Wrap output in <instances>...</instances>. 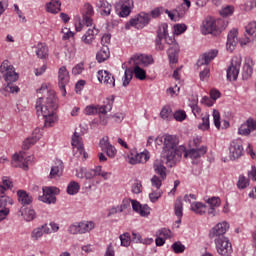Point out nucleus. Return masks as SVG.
Instances as JSON below:
<instances>
[{
    "mask_svg": "<svg viewBox=\"0 0 256 256\" xmlns=\"http://www.w3.org/2000/svg\"><path fill=\"white\" fill-rule=\"evenodd\" d=\"M186 13V10H181V7H178L177 9H174L172 12L168 14L169 19L171 21H178L183 17Z\"/></svg>",
    "mask_w": 256,
    "mask_h": 256,
    "instance_id": "nucleus-42",
    "label": "nucleus"
},
{
    "mask_svg": "<svg viewBox=\"0 0 256 256\" xmlns=\"http://www.w3.org/2000/svg\"><path fill=\"white\" fill-rule=\"evenodd\" d=\"M150 21H151V14L141 12L135 18H132L129 21V23L132 27H135L136 29H143V27H146V25H149Z\"/></svg>",
    "mask_w": 256,
    "mask_h": 256,
    "instance_id": "nucleus-15",
    "label": "nucleus"
},
{
    "mask_svg": "<svg viewBox=\"0 0 256 256\" xmlns=\"http://www.w3.org/2000/svg\"><path fill=\"white\" fill-rule=\"evenodd\" d=\"M243 151L244 150H243V140L242 139H236L230 143L229 157L233 161H235V159H239L240 157H243Z\"/></svg>",
    "mask_w": 256,
    "mask_h": 256,
    "instance_id": "nucleus-14",
    "label": "nucleus"
},
{
    "mask_svg": "<svg viewBox=\"0 0 256 256\" xmlns=\"http://www.w3.org/2000/svg\"><path fill=\"white\" fill-rule=\"evenodd\" d=\"M38 59H47L49 57V47L45 43H38L33 47Z\"/></svg>",
    "mask_w": 256,
    "mask_h": 256,
    "instance_id": "nucleus-30",
    "label": "nucleus"
},
{
    "mask_svg": "<svg viewBox=\"0 0 256 256\" xmlns=\"http://www.w3.org/2000/svg\"><path fill=\"white\" fill-rule=\"evenodd\" d=\"M30 160L31 156L25 158V153L20 152V154L13 155L11 165L14 167H20V169H24V171H27V169H29Z\"/></svg>",
    "mask_w": 256,
    "mask_h": 256,
    "instance_id": "nucleus-18",
    "label": "nucleus"
},
{
    "mask_svg": "<svg viewBox=\"0 0 256 256\" xmlns=\"http://www.w3.org/2000/svg\"><path fill=\"white\" fill-rule=\"evenodd\" d=\"M130 63H133V65H138L141 67L143 65L144 67H147L148 65L153 64V56L148 55H134L130 59Z\"/></svg>",
    "mask_w": 256,
    "mask_h": 256,
    "instance_id": "nucleus-22",
    "label": "nucleus"
},
{
    "mask_svg": "<svg viewBox=\"0 0 256 256\" xmlns=\"http://www.w3.org/2000/svg\"><path fill=\"white\" fill-rule=\"evenodd\" d=\"M133 7V0H120L115 6V10L119 17H129V15H131V9H133Z\"/></svg>",
    "mask_w": 256,
    "mask_h": 256,
    "instance_id": "nucleus-13",
    "label": "nucleus"
},
{
    "mask_svg": "<svg viewBox=\"0 0 256 256\" xmlns=\"http://www.w3.org/2000/svg\"><path fill=\"white\" fill-rule=\"evenodd\" d=\"M40 139H41V133H39V130L36 129L33 132L32 137H29L26 140H24L23 149L24 150L31 149V147H33V145H35V143H37V141H39Z\"/></svg>",
    "mask_w": 256,
    "mask_h": 256,
    "instance_id": "nucleus-32",
    "label": "nucleus"
},
{
    "mask_svg": "<svg viewBox=\"0 0 256 256\" xmlns=\"http://www.w3.org/2000/svg\"><path fill=\"white\" fill-rule=\"evenodd\" d=\"M164 39L165 43L170 46L167 52L170 65H175L179 61V44L175 42L174 37L166 36Z\"/></svg>",
    "mask_w": 256,
    "mask_h": 256,
    "instance_id": "nucleus-10",
    "label": "nucleus"
},
{
    "mask_svg": "<svg viewBox=\"0 0 256 256\" xmlns=\"http://www.w3.org/2000/svg\"><path fill=\"white\" fill-rule=\"evenodd\" d=\"M93 15H95V10L93 9V5L90 3L84 4L82 8V19L86 24V27H91L93 25Z\"/></svg>",
    "mask_w": 256,
    "mask_h": 256,
    "instance_id": "nucleus-20",
    "label": "nucleus"
},
{
    "mask_svg": "<svg viewBox=\"0 0 256 256\" xmlns=\"http://www.w3.org/2000/svg\"><path fill=\"white\" fill-rule=\"evenodd\" d=\"M132 71H133L134 77L136 79H139V81H145V79H147V72H145L143 68H140L139 65H135Z\"/></svg>",
    "mask_w": 256,
    "mask_h": 256,
    "instance_id": "nucleus-41",
    "label": "nucleus"
},
{
    "mask_svg": "<svg viewBox=\"0 0 256 256\" xmlns=\"http://www.w3.org/2000/svg\"><path fill=\"white\" fill-rule=\"evenodd\" d=\"M173 117L176 121H179L181 123L182 121H185V119H187V113L184 110H177L173 114Z\"/></svg>",
    "mask_w": 256,
    "mask_h": 256,
    "instance_id": "nucleus-54",
    "label": "nucleus"
},
{
    "mask_svg": "<svg viewBox=\"0 0 256 256\" xmlns=\"http://www.w3.org/2000/svg\"><path fill=\"white\" fill-rule=\"evenodd\" d=\"M111 111V105H89L84 109L85 115H107Z\"/></svg>",
    "mask_w": 256,
    "mask_h": 256,
    "instance_id": "nucleus-19",
    "label": "nucleus"
},
{
    "mask_svg": "<svg viewBox=\"0 0 256 256\" xmlns=\"http://www.w3.org/2000/svg\"><path fill=\"white\" fill-rule=\"evenodd\" d=\"M154 167V171L157 175H154L151 178V184L152 187H155L156 189H161V185H163V181H165V179H167V168L163 165V162L161 160H156L154 161L153 164Z\"/></svg>",
    "mask_w": 256,
    "mask_h": 256,
    "instance_id": "nucleus-5",
    "label": "nucleus"
},
{
    "mask_svg": "<svg viewBox=\"0 0 256 256\" xmlns=\"http://www.w3.org/2000/svg\"><path fill=\"white\" fill-rule=\"evenodd\" d=\"M206 203L209 205V207H212V208L221 207V198L211 197L206 200Z\"/></svg>",
    "mask_w": 256,
    "mask_h": 256,
    "instance_id": "nucleus-50",
    "label": "nucleus"
},
{
    "mask_svg": "<svg viewBox=\"0 0 256 256\" xmlns=\"http://www.w3.org/2000/svg\"><path fill=\"white\" fill-rule=\"evenodd\" d=\"M99 145L101 150L106 152L107 157L110 159H115L117 156V148H115V146L109 142L108 136H104L102 139H100Z\"/></svg>",
    "mask_w": 256,
    "mask_h": 256,
    "instance_id": "nucleus-17",
    "label": "nucleus"
},
{
    "mask_svg": "<svg viewBox=\"0 0 256 256\" xmlns=\"http://www.w3.org/2000/svg\"><path fill=\"white\" fill-rule=\"evenodd\" d=\"M133 200L129 199V198H125L121 205L118 206L119 209V213H123L125 211V209H129V207H131V203Z\"/></svg>",
    "mask_w": 256,
    "mask_h": 256,
    "instance_id": "nucleus-56",
    "label": "nucleus"
},
{
    "mask_svg": "<svg viewBox=\"0 0 256 256\" xmlns=\"http://www.w3.org/2000/svg\"><path fill=\"white\" fill-rule=\"evenodd\" d=\"M252 75H253V61L246 60L242 68V79L244 81H247V79H251Z\"/></svg>",
    "mask_w": 256,
    "mask_h": 256,
    "instance_id": "nucleus-34",
    "label": "nucleus"
},
{
    "mask_svg": "<svg viewBox=\"0 0 256 256\" xmlns=\"http://www.w3.org/2000/svg\"><path fill=\"white\" fill-rule=\"evenodd\" d=\"M96 7H97V9H99L100 14L103 17H109V15H111V11L113 9V6L107 0H99L96 3Z\"/></svg>",
    "mask_w": 256,
    "mask_h": 256,
    "instance_id": "nucleus-29",
    "label": "nucleus"
},
{
    "mask_svg": "<svg viewBox=\"0 0 256 256\" xmlns=\"http://www.w3.org/2000/svg\"><path fill=\"white\" fill-rule=\"evenodd\" d=\"M191 209L197 215H205V213H207V205H205L201 202H193L191 204Z\"/></svg>",
    "mask_w": 256,
    "mask_h": 256,
    "instance_id": "nucleus-39",
    "label": "nucleus"
},
{
    "mask_svg": "<svg viewBox=\"0 0 256 256\" xmlns=\"http://www.w3.org/2000/svg\"><path fill=\"white\" fill-rule=\"evenodd\" d=\"M241 61V56L232 57L231 64L227 69L228 81H237V77H239V71L241 69Z\"/></svg>",
    "mask_w": 256,
    "mask_h": 256,
    "instance_id": "nucleus-11",
    "label": "nucleus"
},
{
    "mask_svg": "<svg viewBox=\"0 0 256 256\" xmlns=\"http://www.w3.org/2000/svg\"><path fill=\"white\" fill-rule=\"evenodd\" d=\"M37 93L44 95L39 97L36 101V113L38 117L43 116L46 127H53V124L57 121L55 111H57V97H55V91L49 89L46 83L42 84L41 88L37 90Z\"/></svg>",
    "mask_w": 256,
    "mask_h": 256,
    "instance_id": "nucleus-1",
    "label": "nucleus"
},
{
    "mask_svg": "<svg viewBox=\"0 0 256 256\" xmlns=\"http://www.w3.org/2000/svg\"><path fill=\"white\" fill-rule=\"evenodd\" d=\"M95 177H103L105 181L111 177V172L103 171L101 166H96L95 169H92Z\"/></svg>",
    "mask_w": 256,
    "mask_h": 256,
    "instance_id": "nucleus-45",
    "label": "nucleus"
},
{
    "mask_svg": "<svg viewBox=\"0 0 256 256\" xmlns=\"http://www.w3.org/2000/svg\"><path fill=\"white\" fill-rule=\"evenodd\" d=\"M110 56L111 52L109 51V46H102L96 54V61H98V63H104Z\"/></svg>",
    "mask_w": 256,
    "mask_h": 256,
    "instance_id": "nucleus-35",
    "label": "nucleus"
},
{
    "mask_svg": "<svg viewBox=\"0 0 256 256\" xmlns=\"http://www.w3.org/2000/svg\"><path fill=\"white\" fill-rule=\"evenodd\" d=\"M198 129L202 131H207L209 129V115L206 114L202 117V123L199 124Z\"/></svg>",
    "mask_w": 256,
    "mask_h": 256,
    "instance_id": "nucleus-55",
    "label": "nucleus"
},
{
    "mask_svg": "<svg viewBox=\"0 0 256 256\" xmlns=\"http://www.w3.org/2000/svg\"><path fill=\"white\" fill-rule=\"evenodd\" d=\"M172 249L176 254L184 253L185 245H183L181 242H175L174 244H172Z\"/></svg>",
    "mask_w": 256,
    "mask_h": 256,
    "instance_id": "nucleus-59",
    "label": "nucleus"
},
{
    "mask_svg": "<svg viewBox=\"0 0 256 256\" xmlns=\"http://www.w3.org/2000/svg\"><path fill=\"white\" fill-rule=\"evenodd\" d=\"M229 230V223L227 222H220L216 224L214 228L210 231V236L216 237V239H219V237H225V233Z\"/></svg>",
    "mask_w": 256,
    "mask_h": 256,
    "instance_id": "nucleus-24",
    "label": "nucleus"
},
{
    "mask_svg": "<svg viewBox=\"0 0 256 256\" xmlns=\"http://www.w3.org/2000/svg\"><path fill=\"white\" fill-rule=\"evenodd\" d=\"M22 216L24 217L25 221H33V219L36 217L35 210L27 208L22 211Z\"/></svg>",
    "mask_w": 256,
    "mask_h": 256,
    "instance_id": "nucleus-48",
    "label": "nucleus"
},
{
    "mask_svg": "<svg viewBox=\"0 0 256 256\" xmlns=\"http://www.w3.org/2000/svg\"><path fill=\"white\" fill-rule=\"evenodd\" d=\"M83 71H85V63L80 62L72 68V75H75V76L81 75Z\"/></svg>",
    "mask_w": 256,
    "mask_h": 256,
    "instance_id": "nucleus-53",
    "label": "nucleus"
},
{
    "mask_svg": "<svg viewBox=\"0 0 256 256\" xmlns=\"http://www.w3.org/2000/svg\"><path fill=\"white\" fill-rule=\"evenodd\" d=\"M63 175V162H59L58 165L52 166L50 170V179H59Z\"/></svg>",
    "mask_w": 256,
    "mask_h": 256,
    "instance_id": "nucleus-38",
    "label": "nucleus"
},
{
    "mask_svg": "<svg viewBox=\"0 0 256 256\" xmlns=\"http://www.w3.org/2000/svg\"><path fill=\"white\" fill-rule=\"evenodd\" d=\"M18 201L21 205H31L33 203V197H31L25 190H18Z\"/></svg>",
    "mask_w": 256,
    "mask_h": 256,
    "instance_id": "nucleus-36",
    "label": "nucleus"
},
{
    "mask_svg": "<svg viewBox=\"0 0 256 256\" xmlns=\"http://www.w3.org/2000/svg\"><path fill=\"white\" fill-rule=\"evenodd\" d=\"M106 114H99V120H94V123H97L98 125H101L102 127H105L107 125L108 120L105 117Z\"/></svg>",
    "mask_w": 256,
    "mask_h": 256,
    "instance_id": "nucleus-64",
    "label": "nucleus"
},
{
    "mask_svg": "<svg viewBox=\"0 0 256 256\" xmlns=\"http://www.w3.org/2000/svg\"><path fill=\"white\" fill-rule=\"evenodd\" d=\"M223 21H216L213 17H207L201 25V32L203 35H217V33H221V25Z\"/></svg>",
    "mask_w": 256,
    "mask_h": 256,
    "instance_id": "nucleus-6",
    "label": "nucleus"
},
{
    "mask_svg": "<svg viewBox=\"0 0 256 256\" xmlns=\"http://www.w3.org/2000/svg\"><path fill=\"white\" fill-rule=\"evenodd\" d=\"M143 191V185L141 184V181H137L132 185V192L136 195H139V193H142Z\"/></svg>",
    "mask_w": 256,
    "mask_h": 256,
    "instance_id": "nucleus-62",
    "label": "nucleus"
},
{
    "mask_svg": "<svg viewBox=\"0 0 256 256\" xmlns=\"http://www.w3.org/2000/svg\"><path fill=\"white\" fill-rule=\"evenodd\" d=\"M233 13H235V7L229 5V6H225L224 8H222V10L220 11V15L222 17H231V15H233Z\"/></svg>",
    "mask_w": 256,
    "mask_h": 256,
    "instance_id": "nucleus-51",
    "label": "nucleus"
},
{
    "mask_svg": "<svg viewBox=\"0 0 256 256\" xmlns=\"http://www.w3.org/2000/svg\"><path fill=\"white\" fill-rule=\"evenodd\" d=\"M201 138L196 137L189 141L190 150L186 151L184 157L192 159L193 163L197 161V159H201L205 153H207V148L205 146H201Z\"/></svg>",
    "mask_w": 256,
    "mask_h": 256,
    "instance_id": "nucleus-4",
    "label": "nucleus"
},
{
    "mask_svg": "<svg viewBox=\"0 0 256 256\" xmlns=\"http://www.w3.org/2000/svg\"><path fill=\"white\" fill-rule=\"evenodd\" d=\"M51 235V228L47 224L34 228L31 232L32 241H39L43 235Z\"/></svg>",
    "mask_w": 256,
    "mask_h": 256,
    "instance_id": "nucleus-25",
    "label": "nucleus"
},
{
    "mask_svg": "<svg viewBox=\"0 0 256 256\" xmlns=\"http://www.w3.org/2000/svg\"><path fill=\"white\" fill-rule=\"evenodd\" d=\"M215 246L218 255L230 256L233 253V245L227 237H219L215 239Z\"/></svg>",
    "mask_w": 256,
    "mask_h": 256,
    "instance_id": "nucleus-9",
    "label": "nucleus"
},
{
    "mask_svg": "<svg viewBox=\"0 0 256 256\" xmlns=\"http://www.w3.org/2000/svg\"><path fill=\"white\" fill-rule=\"evenodd\" d=\"M71 145L73 147L74 157H77V159H80V157H83V159L89 158V154L85 152V146H83V138L80 137L79 133L74 132Z\"/></svg>",
    "mask_w": 256,
    "mask_h": 256,
    "instance_id": "nucleus-8",
    "label": "nucleus"
},
{
    "mask_svg": "<svg viewBox=\"0 0 256 256\" xmlns=\"http://www.w3.org/2000/svg\"><path fill=\"white\" fill-rule=\"evenodd\" d=\"M219 51L217 50H211L209 52L204 53L198 60V65H209L215 57H217V54Z\"/></svg>",
    "mask_w": 256,
    "mask_h": 256,
    "instance_id": "nucleus-31",
    "label": "nucleus"
},
{
    "mask_svg": "<svg viewBox=\"0 0 256 256\" xmlns=\"http://www.w3.org/2000/svg\"><path fill=\"white\" fill-rule=\"evenodd\" d=\"M81 189V186L75 182L71 181L67 186V193L68 195H77Z\"/></svg>",
    "mask_w": 256,
    "mask_h": 256,
    "instance_id": "nucleus-44",
    "label": "nucleus"
},
{
    "mask_svg": "<svg viewBox=\"0 0 256 256\" xmlns=\"http://www.w3.org/2000/svg\"><path fill=\"white\" fill-rule=\"evenodd\" d=\"M93 229H95V223L93 221H82L70 225L68 231L71 235H83L85 233H91Z\"/></svg>",
    "mask_w": 256,
    "mask_h": 256,
    "instance_id": "nucleus-7",
    "label": "nucleus"
},
{
    "mask_svg": "<svg viewBox=\"0 0 256 256\" xmlns=\"http://www.w3.org/2000/svg\"><path fill=\"white\" fill-rule=\"evenodd\" d=\"M97 78L100 83L108 85V87H115V77L107 70H99L97 72Z\"/></svg>",
    "mask_w": 256,
    "mask_h": 256,
    "instance_id": "nucleus-21",
    "label": "nucleus"
},
{
    "mask_svg": "<svg viewBox=\"0 0 256 256\" xmlns=\"http://www.w3.org/2000/svg\"><path fill=\"white\" fill-rule=\"evenodd\" d=\"M249 185V178L241 175L238 178L237 187L238 189H247V186Z\"/></svg>",
    "mask_w": 256,
    "mask_h": 256,
    "instance_id": "nucleus-52",
    "label": "nucleus"
},
{
    "mask_svg": "<svg viewBox=\"0 0 256 256\" xmlns=\"http://www.w3.org/2000/svg\"><path fill=\"white\" fill-rule=\"evenodd\" d=\"M156 145H164L163 153H165L167 161H176L179 157L177 138L175 136L169 134L158 136L156 138Z\"/></svg>",
    "mask_w": 256,
    "mask_h": 256,
    "instance_id": "nucleus-3",
    "label": "nucleus"
},
{
    "mask_svg": "<svg viewBox=\"0 0 256 256\" xmlns=\"http://www.w3.org/2000/svg\"><path fill=\"white\" fill-rule=\"evenodd\" d=\"M7 205H13V199L9 196H0V208L7 207Z\"/></svg>",
    "mask_w": 256,
    "mask_h": 256,
    "instance_id": "nucleus-57",
    "label": "nucleus"
},
{
    "mask_svg": "<svg viewBox=\"0 0 256 256\" xmlns=\"http://www.w3.org/2000/svg\"><path fill=\"white\" fill-rule=\"evenodd\" d=\"M161 119H164L166 121H170L173 117V110L171 109V106L166 105L162 108L160 112Z\"/></svg>",
    "mask_w": 256,
    "mask_h": 256,
    "instance_id": "nucleus-43",
    "label": "nucleus"
},
{
    "mask_svg": "<svg viewBox=\"0 0 256 256\" xmlns=\"http://www.w3.org/2000/svg\"><path fill=\"white\" fill-rule=\"evenodd\" d=\"M150 157L151 156L149 155V151L136 153L135 155L131 154L128 157V163H130V165H137L139 163H146V162L149 161Z\"/></svg>",
    "mask_w": 256,
    "mask_h": 256,
    "instance_id": "nucleus-23",
    "label": "nucleus"
},
{
    "mask_svg": "<svg viewBox=\"0 0 256 256\" xmlns=\"http://www.w3.org/2000/svg\"><path fill=\"white\" fill-rule=\"evenodd\" d=\"M59 192L60 190L57 187H45L43 188V195L40 197V201L51 205V203H55V201H57L55 195H59Z\"/></svg>",
    "mask_w": 256,
    "mask_h": 256,
    "instance_id": "nucleus-16",
    "label": "nucleus"
},
{
    "mask_svg": "<svg viewBox=\"0 0 256 256\" xmlns=\"http://www.w3.org/2000/svg\"><path fill=\"white\" fill-rule=\"evenodd\" d=\"M131 79H133V68H128L125 70L124 77L122 78L123 86L127 87L131 83Z\"/></svg>",
    "mask_w": 256,
    "mask_h": 256,
    "instance_id": "nucleus-46",
    "label": "nucleus"
},
{
    "mask_svg": "<svg viewBox=\"0 0 256 256\" xmlns=\"http://www.w3.org/2000/svg\"><path fill=\"white\" fill-rule=\"evenodd\" d=\"M255 120L249 118L245 123H243L239 129H238V133L239 135H250L251 133H253V131H255Z\"/></svg>",
    "mask_w": 256,
    "mask_h": 256,
    "instance_id": "nucleus-27",
    "label": "nucleus"
},
{
    "mask_svg": "<svg viewBox=\"0 0 256 256\" xmlns=\"http://www.w3.org/2000/svg\"><path fill=\"white\" fill-rule=\"evenodd\" d=\"M0 73H4V79L7 83V86L2 91V94L7 97V93H19V87L13 84L15 81H18L19 74L15 72V67L9 63V60H4L2 62L0 66Z\"/></svg>",
    "mask_w": 256,
    "mask_h": 256,
    "instance_id": "nucleus-2",
    "label": "nucleus"
},
{
    "mask_svg": "<svg viewBox=\"0 0 256 256\" xmlns=\"http://www.w3.org/2000/svg\"><path fill=\"white\" fill-rule=\"evenodd\" d=\"M119 239L122 247H129V245H131V234H129V232L121 234Z\"/></svg>",
    "mask_w": 256,
    "mask_h": 256,
    "instance_id": "nucleus-49",
    "label": "nucleus"
},
{
    "mask_svg": "<svg viewBox=\"0 0 256 256\" xmlns=\"http://www.w3.org/2000/svg\"><path fill=\"white\" fill-rule=\"evenodd\" d=\"M246 41L245 42H241L244 45H247V43H251L252 38L249 37H253V35L256 33V22H250L246 27ZM249 35V37L247 36Z\"/></svg>",
    "mask_w": 256,
    "mask_h": 256,
    "instance_id": "nucleus-37",
    "label": "nucleus"
},
{
    "mask_svg": "<svg viewBox=\"0 0 256 256\" xmlns=\"http://www.w3.org/2000/svg\"><path fill=\"white\" fill-rule=\"evenodd\" d=\"M187 31V25L185 24H176L174 25L175 35H181Z\"/></svg>",
    "mask_w": 256,
    "mask_h": 256,
    "instance_id": "nucleus-60",
    "label": "nucleus"
},
{
    "mask_svg": "<svg viewBox=\"0 0 256 256\" xmlns=\"http://www.w3.org/2000/svg\"><path fill=\"white\" fill-rule=\"evenodd\" d=\"M69 79H70L69 70H67V67L61 66L58 69V85H59V89L62 92L63 97L67 95V90L65 89V87L69 85Z\"/></svg>",
    "mask_w": 256,
    "mask_h": 256,
    "instance_id": "nucleus-12",
    "label": "nucleus"
},
{
    "mask_svg": "<svg viewBox=\"0 0 256 256\" xmlns=\"http://www.w3.org/2000/svg\"><path fill=\"white\" fill-rule=\"evenodd\" d=\"M132 209L135 213H139L141 217H149L151 214V208L148 205H141L137 200H132Z\"/></svg>",
    "mask_w": 256,
    "mask_h": 256,
    "instance_id": "nucleus-26",
    "label": "nucleus"
},
{
    "mask_svg": "<svg viewBox=\"0 0 256 256\" xmlns=\"http://www.w3.org/2000/svg\"><path fill=\"white\" fill-rule=\"evenodd\" d=\"M238 33L239 32L237 31V29H232L228 33V38L226 42L227 51L233 52V50L237 46V43L239 41V38H237Z\"/></svg>",
    "mask_w": 256,
    "mask_h": 256,
    "instance_id": "nucleus-28",
    "label": "nucleus"
},
{
    "mask_svg": "<svg viewBox=\"0 0 256 256\" xmlns=\"http://www.w3.org/2000/svg\"><path fill=\"white\" fill-rule=\"evenodd\" d=\"M158 235L163 239H171L172 232L167 228H162L158 231Z\"/></svg>",
    "mask_w": 256,
    "mask_h": 256,
    "instance_id": "nucleus-61",
    "label": "nucleus"
},
{
    "mask_svg": "<svg viewBox=\"0 0 256 256\" xmlns=\"http://www.w3.org/2000/svg\"><path fill=\"white\" fill-rule=\"evenodd\" d=\"M167 29H169V25H167V23L161 24L157 31V38L165 39V37L168 35Z\"/></svg>",
    "mask_w": 256,
    "mask_h": 256,
    "instance_id": "nucleus-47",
    "label": "nucleus"
},
{
    "mask_svg": "<svg viewBox=\"0 0 256 256\" xmlns=\"http://www.w3.org/2000/svg\"><path fill=\"white\" fill-rule=\"evenodd\" d=\"M111 43V34H104L101 38L102 47H108Z\"/></svg>",
    "mask_w": 256,
    "mask_h": 256,
    "instance_id": "nucleus-63",
    "label": "nucleus"
},
{
    "mask_svg": "<svg viewBox=\"0 0 256 256\" xmlns=\"http://www.w3.org/2000/svg\"><path fill=\"white\" fill-rule=\"evenodd\" d=\"M213 119L216 129H221V114L219 113V111H213Z\"/></svg>",
    "mask_w": 256,
    "mask_h": 256,
    "instance_id": "nucleus-58",
    "label": "nucleus"
},
{
    "mask_svg": "<svg viewBox=\"0 0 256 256\" xmlns=\"http://www.w3.org/2000/svg\"><path fill=\"white\" fill-rule=\"evenodd\" d=\"M175 215L178 218L176 223H181V218L183 217V201L177 199L174 204Z\"/></svg>",
    "mask_w": 256,
    "mask_h": 256,
    "instance_id": "nucleus-40",
    "label": "nucleus"
},
{
    "mask_svg": "<svg viewBox=\"0 0 256 256\" xmlns=\"http://www.w3.org/2000/svg\"><path fill=\"white\" fill-rule=\"evenodd\" d=\"M45 9L47 13H52L53 15H57L61 11V1L60 0H51L46 3Z\"/></svg>",
    "mask_w": 256,
    "mask_h": 256,
    "instance_id": "nucleus-33",
    "label": "nucleus"
}]
</instances>
